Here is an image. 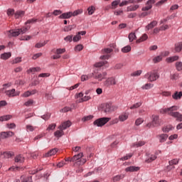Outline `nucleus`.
Returning <instances> with one entry per match:
<instances>
[{
	"label": "nucleus",
	"instance_id": "obj_1",
	"mask_svg": "<svg viewBox=\"0 0 182 182\" xmlns=\"http://www.w3.org/2000/svg\"><path fill=\"white\" fill-rule=\"evenodd\" d=\"M178 109H180L178 106L174 105L168 108L163 109L161 113H166V114H168V116L176 119L178 122H182V114L177 112Z\"/></svg>",
	"mask_w": 182,
	"mask_h": 182
},
{
	"label": "nucleus",
	"instance_id": "obj_2",
	"mask_svg": "<svg viewBox=\"0 0 182 182\" xmlns=\"http://www.w3.org/2000/svg\"><path fill=\"white\" fill-rule=\"evenodd\" d=\"M80 14H83V10L82 9H77L75 11H68L66 13H63L61 15H60L59 18L60 19H70L72 16H77V15H80Z\"/></svg>",
	"mask_w": 182,
	"mask_h": 182
},
{
	"label": "nucleus",
	"instance_id": "obj_3",
	"mask_svg": "<svg viewBox=\"0 0 182 182\" xmlns=\"http://www.w3.org/2000/svg\"><path fill=\"white\" fill-rule=\"evenodd\" d=\"M144 77L147 79L149 82H155V80H157V79L160 77V75L156 71H151L145 74Z\"/></svg>",
	"mask_w": 182,
	"mask_h": 182
},
{
	"label": "nucleus",
	"instance_id": "obj_4",
	"mask_svg": "<svg viewBox=\"0 0 182 182\" xmlns=\"http://www.w3.org/2000/svg\"><path fill=\"white\" fill-rule=\"evenodd\" d=\"M102 109L105 113L110 114L117 110V107L112 105V103H105L102 105Z\"/></svg>",
	"mask_w": 182,
	"mask_h": 182
},
{
	"label": "nucleus",
	"instance_id": "obj_5",
	"mask_svg": "<svg viewBox=\"0 0 182 182\" xmlns=\"http://www.w3.org/2000/svg\"><path fill=\"white\" fill-rule=\"evenodd\" d=\"M110 117L99 118L94 122V126H97V127H102V126H105L106 123L110 122Z\"/></svg>",
	"mask_w": 182,
	"mask_h": 182
},
{
	"label": "nucleus",
	"instance_id": "obj_6",
	"mask_svg": "<svg viewBox=\"0 0 182 182\" xmlns=\"http://www.w3.org/2000/svg\"><path fill=\"white\" fill-rule=\"evenodd\" d=\"M94 75L92 77H94L95 79H97V80H99V82H102V80H103V79H106V77L107 76V72H103L102 73H99L97 72H96V70L94 71Z\"/></svg>",
	"mask_w": 182,
	"mask_h": 182
},
{
	"label": "nucleus",
	"instance_id": "obj_7",
	"mask_svg": "<svg viewBox=\"0 0 182 182\" xmlns=\"http://www.w3.org/2000/svg\"><path fill=\"white\" fill-rule=\"evenodd\" d=\"M116 85V79L113 77H108L105 81H104V86L109 87Z\"/></svg>",
	"mask_w": 182,
	"mask_h": 182
},
{
	"label": "nucleus",
	"instance_id": "obj_8",
	"mask_svg": "<svg viewBox=\"0 0 182 182\" xmlns=\"http://www.w3.org/2000/svg\"><path fill=\"white\" fill-rule=\"evenodd\" d=\"M112 52H113V49L105 48L104 50H102L103 55L100 57V59H102L104 60L106 59H109V58H110V55H109V53H112Z\"/></svg>",
	"mask_w": 182,
	"mask_h": 182
},
{
	"label": "nucleus",
	"instance_id": "obj_9",
	"mask_svg": "<svg viewBox=\"0 0 182 182\" xmlns=\"http://www.w3.org/2000/svg\"><path fill=\"white\" fill-rule=\"evenodd\" d=\"M14 134L15 133L11 131L0 132V140L4 139H8V137H12V136H14Z\"/></svg>",
	"mask_w": 182,
	"mask_h": 182
},
{
	"label": "nucleus",
	"instance_id": "obj_10",
	"mask_svg": "<svg viewBox=\"0 0 182 182\" xmlns=\"http://www.w3.org/2000/svg\"><path fill=\"white\" fill-rule=\"evenodd\" d=\"M70 126H72V122H70V121H65L58 127V129L59 130H66V129L70 127Z\"/></svg>",
	"mask_w": 182,
	"mask_h": 182
},
{
	"label": "nucleus",
	"instance_id": "obj_11",
	"mask_svg": "<svg viewBox=\"0 0 182 182\" xmlns=\"http://www.w3.org/2000/svg\"><path fill=\"white\" fill-rule=\"evenodd\" d=\"M153 4H156L155 0H149L146 4V6L142 8V11H149V9H151L153 8Z\"/></svg>",
	"mask_w": 182,
	"mask_h": 182
},
{
	"label": "nucleus",
	"instance_id": "obj_12",
	"mask_svg": "<svg viewBox=\"0 0 182 182\" xmlns=\"http://www.w3.org/2000/svg\"><path fill=\"white\" fill-rule=\"evenodd\" d=\"M82 35V36L86 35V31H79L76 36H75L73 38V42H79L80 39H82V37L80 36Z\"/></svg>",
	"mask_w": 182,
	"mask_h": 182
},
{
	"label": "nucleus",
	"instance_id": "obj_13",
	"mask_svg": "<svg viewBox=\"0 0 182 182\" xmlns=\"http://www.w3.org/2000/svg\"><path fill=\"white\" fill-rule=\"evenodd\" d=\"M154 127H157V126H160V119H159V116L152 115V122H151Z\"/></svg>",
	"mask_w": 182,
	"mask_h": 182
},
{
	"label": "nucleus",
	"instance_id": "obj_14",
	"mask_svg": "<svg viewBox=\"0 0 182 182\" xmlns=\"http://www.w3.org/2000/svg\"><path fill=\"white\" fill-rule=\"evenodd\" d=\"M180 59V56L178 55H173L171 57H168L166 59V62L167 63H173V62H177Z\"/></svg>",
	"mask_w": 182,
	"mask_h": 182
},
{
	"label": "nucleus",
	"instance_id": "obj_15",
	"mask_svg": "<svg viewBox=\"0 0 182 182\" xmlns=\"http://www.w3.org/2000/svg\"><path fill=\"white\" fill-rule=\"evenodd\" d=\"M15 182H32V177L22 176L21 180L16 179Z\"/></svg>",
	"mask_w": 182,
	"mask_h": 182
},
{
	"label": "nucleus",
	"instance_id": "obj_16",
	"mask_svg": "<svg viewBox=\"0 0 182 182\" xmlns=\"http://www.w3.org/2000/svg\"><path fill=\"white\" fill-rule=\"evenodd\" d=\"M58 153V149L54 148L50 151H48L47 153L43 155V157H50L52 156H55Z\"/></svg>",
	"mask_w": 182,
	"mask_h": 182
},
{
	"label": "nucleus",
	"instance_id": "obj_17",
	"mask_svg": "<svg viewBox=\"0 0 182 182\" xmlns=\"http://www.w3.org/2000/svg\"><path fill=\"white\" fill-rule=\"evenodd\" d=\"M83 157V153L77 154V155H75L73 157L71 158V161L73 163H77L79 160H80Z\"/></svg>",
	"mask_w": 182,
	"mask_h": 182
},
{
	"label": "nucleus",
	"instance_id": "obj_18",
	"mask_svg": "<svg viewBox=\"0 0 182 182\" xmlns=\"http://www.w3.org/2000/svg\"><path fill=\"white\" fill-rule=\"evenodd\" d=\"M9 33V36H19V35H21V30L19 28L10 30Z\"/></svg>",
	"mask_w": 182,
	"mask_h": 182
},
{
	"label": "nucleus",
	"instance_id": "obj_19",
	"mask_svg": "<svg viewBox=\"0 0 182 182\" xmlns=\"http://www.w3.org/2000/svg\"><path fill=\"white\" fill-rule=\"evenodd\" d=\"M6 96H9V97H15V96H18L19 94H16L15 92V89H12L10 90H7L5 92Z\"/></svg>",
	"mask_w": 182,
	"mask_h": 182
},
{
	"label": "nucleus",
	"instance_id": "obj_20",
	"mask_svg": "<svg viewBox=\"0 0 182 182\" xmlns=\"http://www.w3.org/2000/svg\"><path fill=\"white\" fill-rule=\"evenodd\" d=\"M139 170H140V168L137 167V166H129L125 168V171H127V173H128L129 171V173H133L134 171H139Z\"/></svg>",
	"mask_w": 182,
	"mask_h": 182
},
{
	"label": "nucleus",
	"instance_id": "obj_21",
	"mask_svg": "<svg viewBox=\"0 0 182 182\" xmlns=\"http://www.w3.org/2000/svg\"><path fill=\"white\" fill-rule=\"evenodd\" d=\"M174 50L176 53H180L182 50V42H178L175 44Z\"/></svg>",
	"mask_w": 182,
	"mask_h": 182
},
{
	"label": "nucleus",
	"instance_id": "obj_22",
	"mask_svg": "<svg viewBox=\"0 0 182 182\" xmlns=\"http://www.w3.org/2000/svg\"><path fill=\"white\" fill-rule=\"evenodd\" d=\"M168 138V135H167L166 134H161L158 136V139H159L160 143H164V141H166Z\"/></svg>",
	"mask_w": 182,
	"mask_h": 182
},
{
	"label": "nucleus",
	"instance_id": "obj_23",
	"mask_svg": "<svg viewBox=\"0 0 182 182\" xmlns=\"http://www.w3.org/2000/svg\"><path fill=\"white\" fill-rule=\"evenodd\" d=\"M93 76H95V73H90V74H88L87 75H82L81 76V81L82 82H85V80H89V79L93 77Z\"/></svg>",
	"mask_w": 182,
	"mask_h": 182
},
{
	"label": "nucleus",
	"instance_id": "obj_24",
	"mask_svg": "<svg viewBox=\"0 0 182 182\" xmlns=\"http://www.w3.org/2000/svg\"><path fill=\"white\" fill-rule=\"evenodd\" d=\"M23 161H25V157H23V155H17L16 157H15V162L16 163H20V164H22L23 163Z\"/></svg>",
	"mask_w": 182,
	"mask_h": 182
},
{
	"label": "nucleus",
	"instance_id": "obj_25",
	"mask_svg": "<svg viewBox=\"0 0 182 182\" xmlns=\"http://www.w3.org/2000/svg\"><path fill=\"white\" fill-rule=\"evenodd\" d=\"M129 119V114L124 113L119 116V122H126Z\"/></svg>",
	"mask_w": 182,
	"mask_h": 182
},
{
	"label": "nucleus",
	"instance_id": "obj_26",
	"mask_svg": "<svg viewBox=\"0 0 182 182\" xmlns=\"http://www.w3.org/2000/svg\"><path fill=\"white\" fill-rule=\"evenodd\" d=\"M139 4H136L134 6H130L127 8V12H133L134 11H137L139 9Z\"/></svg>",
	"mask_w": 182,
	"mask_h": 182
},
{
	"label": "nucleus",
	"instance_id": "obj_27",
	"mask_svg": "<svg viewBox=\"0 0 182 182\" xmlns=\"http://www.w3.org/2000/svg\"><path fill=\"white\" fill-rule=\"evenodd\" d=\"M12 56V54L11 53H4L1 55V59L3 60H6L9 59Z\"/></svg>",
	"mask_w": 182,
	"mask_h": 182
},
{
	"label": "nucleus",
	"instance_id": "obj_28",
	"mask_svg": "<svg viewBox=\"0 0 182 182\" xmlns=\"http://www.w3.org/2000/svg\"><path fill=\"white\" fill-rule=\"evenodd\" d=\"M156 25L157 21H154L146 26V29H147V31H150V29H153V28H154V26H156Z\"/></svg>",
	"mask_w": 182,
	"mask_h": 182
},
{
	"label": "nucleus",
	"instance_id": "obj_29",
	"mask_svg": "<svg viewBox=\"0 0 182 182\" xmlns=\"http://www.w3.org/2000/svg\"><path fill=\"white\" fill-rule=\"evenodd\" d=\"M171 80H178L180 79V74L178 73H175L170 75Z\"/></svg>",
	"mask_w": 182,
	"mask_h": 182
},
{
	"label": "nucleus",
	"instance_id": "obj_30",
	"mask_svg": "<svg viewBox=\"0 0 182 182\" xmlns=\"http://www.w3.org/2000/svg\"><path fill=\"white\" fill-rule=\"evenodd\" d=\"M173 99L175 100H178V99H181L182 97V92H176L173 95H172Z\"/></svg>",
	"mask_w": 182,
	"mask_h": 182
},
{
	"label": "nucleus",
	"instance_id": "obj_31",
	"mask_svg": "<svg viewBox=\"0 0 182 182\" xmlns=\"http://www.w3.org/2000/svg\"><path fill=\"white\" fill-rule=\"evenodd\" d=\"M148 38H149V36H147V34H143L140 38L136 40V43L144 42V41H147Z\"/></svg>",
	"mask_w": 182,
	"mask_h": 182
},
{
	"label": "nucleus",
	"instance_id": "obj_32",
	"mask_svg": "<svg viewBox=\"0 0 182 182\" xmlns=\"http://www.w3.org/2000/svg\"><path fill=\"white\" fill-rule=\"evenodd\" d=\"M34 72H41V68H31L27 70V73H34Z\"/></svg>",
	"mask_w": 182,
	"mask_h": 182
},
{
	"label": "nucleus",
	"instance_id": "obj_33",
	"mask_svg": "<svg viewBox=\"0 0 182 182\" xmlns=\"http://www.w3.org/2000/svg\"><path fill=\"white\" fill-rule=\"evenodd\" d=\"M12 116L11 115H4L0 117V122H8V120H11Z\"/></svg>",
	"mask_w": 182,
	"mask_h": 182
},
{
	"label": "nucleus",
	"instance_id": "obj_34",
	"mask_svg": "<svg viewBox=\"0 0 182 182\" xmlns=\"http://www.w3.org/2000/svg\"><path fill=\"white\" fill-rule=\"evenodd\" d=\"M29 29H31V26H26L25 27L19 28L20 33L21 34L26 33V32H28V31H29Z\"/></svg>",
	"mask_w": 182,
	"mask_h": 182
},
{
	"label": "nucleus",
	"instance_id": "obj_35",
	"mask_svg": "<svg viewBox=\"0 0 182 182\" xmlns=\"http://www.w3.org/2000/svg\"><path fill=\"white\" fill-rule=\"evenodd\" d=\"M154 86V85H153L151 83H146L141 87V89L143 90H149V89H151V87H153Z\"/></svg>",
	"mask_w": 182,
	"mask_h": 182
},
{
	"label": "nucleus",
	"instance_id": "obj_36",
	"mask_svg": "<svg viewBox=\"0 0 182 182\" xmlns=\"http://www.w3.org/2000/svg\"><path fill=\"white\" fill-rule=\"evenodd\" d=\"M146 144L144 141H139V142L134 143L132 145V147H141Z\"/></svg>",
	"mask_w": 182,
	"mask_h": 182
},
{
	"label": "nucleus",
	"instance_id": "obj_37",
	"mask_svg": "<svg viewBox=\"0 0 182 182\" xmlns=\"http://www.w3.org/2000/svg\"><path fill=\"white\" fill-rule=\"evenodd\" d=\"M25 15V11H16L15 14V18L16 19H19V18H22Z\"/></svg>",
	"mask_w": 182,
	"mask_h": 182
},
{
	"label": "nucleus",
	"instance_id": "obj_38",
	"mask_svg": "<svg viewBox=\"0 0 182 182\" xmlns=\"http://www.w3.org/2000/svg\"><path fill=\"white\" fill-rule=\"evenodd\" d=\"M64 134L65 133L63 132V129L57 130L54 133V135L55 136V137H62Z\"/></svg>",
	"mask_w": 182,
	"mask_h": 182
},
{
	"label": "nucleus",
	"instance_id": "obj_39",
	"mask_svg": "<svg viewBox=\"0 0 182 182\" xmlns=\"http://www.w3.org/2000/svg\"><path fill=\"white\" fill-rule=\"evenodd\" d=\"M175 66H176V70H178V72H181V70H182V62L181 61H177L175 64Z\"/></svg>",
	"mask_w": 182,
	"mask_h": 182
},
{
	"label": "nucleus",
	"instance_id": "obj_40",
	"mask_svg": "<svg viewBox=\"0 0 182 182\" xmlns=\"http://www.w3.org/2000/svg\"><path fill=\"white\" fill-rule=\"evenodd\" d=\"M105 65H107V61L96 63L94 65V66H95V68H102V66H105Z\"/></svg>",
	"mask_w": 182,
	"mask_h": 182
},
{
	"label": "nucleus",
	"instance_id": "obj_41",
	"mask_svg": "<svg viewBox=\"0 0 182 182\" xmlns=\"http://www.w3.org/2000/svg\"><path fill=\"white\" fill-rule=\"evenodd\" d=\"M163 60V55H158L156 57H155L154 58H153V62L154 63H157L159 62H161V60Z\"/></svg>",
	"mask_w": 182,
	"mask_h": 182
},
{
	"label": "nucleus",
	"instance_id": "obj_42",
	"mask_svg": "<svg viewBox=\"0 0 182 182\" xmlns=\"http://www.w3.org/2000/svg\"><path fill=\"white\" fill-rule=\"evenodd\" d=\"M130 50H132V47H130V46H127L122 49V52H123V53H127L130 52Z\"/></svg>",
	"mask_w": 182,
	"mask_h": 182
},
{
	"label": "nucleus",
	"instance_id": "obj_43",
	"mask_svg": "<svg viewBox=\"0 0 182 182\" xmlns=\"http://www.w3.org/2000/svg\"><path fill=\"white\" fill-rule=\"evenodd\" d=\"M163 132H164V133H168V132H170V130H173V127L171 125H168L166 127H164L162 129Z\"/></svg>",
	"mask_w": 182,
	"mask_h": 182
},
{
	"label": "nucleus",
	"instance_id": "obj_44",
	"mask_svg": "<svg viewBox=\"0 0 182 182\" xmlns=\"http://www.w3.org/2000/svg\"><path fill=\"white\" fill-rule=\"evenodd\" d=\"M143 103L141 102H136V104L133 105L130 107L131 110H133V109H138V107H140Z\"/></svg>",
	"mask_w": 182,
	"mask_h": 182
},
{
	"label": "nucleus",
	"instance_id": "obj_45",
	"mask_svg": "<svg viewBox=\"0 0 182 182\" xmlns=\"http://www.w3.org/2000/svg\"><path fill=\"white\" fill-rule=\"evenodd\" d=\"M137 37L134 33H131L129 34V39L130 42H133Z\"/></svg>",
	"mask_w": 182,
	"mask_h": 182
},
{
	"label": "nucleus",
	"instance_id": "obj_46",
	"mask_svg": "<svg viewBox=\"0 0 182 182\" xmlns=\"http://www.w3.org/2000/svg\"><path fill=\"white\" fill-rule=\"evenodd\" d=\"M90 96H85L82 98L80 99L78 103H82L83 102H87V100H90Z\"/></svg>",
	"mask_w": 182,
	"mask_h": 182
},
{
	"label": "nucleus",
	"instance_id": "obj_47",
	"mask_svg": "<svg viewBox=\"0 0 182 182\" xmlns=\"http://www.w3.org/2000/svg\"><path fill=\"white\" fill-rule=\"evenodd\" d=\"M178 161H179L178 159H172V160L169 161L168 163L171 166H176V165L178 164Z\"/></svg>",
	"mask_w": 182,
	"mask_h": 182
},
{
	"label": "nucleus",
	"instance_id": "obj_48",
	"mask_svg": "<svg viewBox=\"0 0 182 182\" xmlns=\"http://www.w3.org/2000/svg\"><path fill=\"white\" fill-rule=\"evenodd\" d=\"M141 73H143V71L141 70H136V71L132 73L131 74V76H134V77L140 76V75H141Z\"/></svg>",
	"mask_w": 182,
	"mask_h": 182
},
{
	"label": "nucleus",
	"instance_id": "obj_49",
	"mask_svg": "<svg viewBox=\"0 0 182 182\" xmlns=\"http://www.w3.org/2000/svg\"><path fill=\"white\" fill-rule=\"evenodd\" d=\"M89 15H93L95 14V11H96V9L95 6H92L87 9Z\"/></svg>",
	"mask_w": 182,
	"mask_h": 182
},
{
	"label": "nucleus",
	"instance_id": "obj_50",
	"mask_svg": "<svg viewBox=\"0 0 182 182\" xmlns=\"http://www.w3.org/2000/svg\"><path fill=\"white\" fill-rule=\"evenodd\" d=\"M157 159L156 155H151V157L146 160V163H151V161H154Z\"/></svg>",
	"mask_w": 182,
	"mask_h": 182
},
{
	"label": "nucleus",
	"instance_id": "obj_51",
	"mask_svg": "<svg viewBox=\"0 0 182 182\" xmlns=\"http://www.w3.org/2000/svg\"><path fill=\"white\" fill-rule=\"evenodd\" d=\"M21 62H22V58L21 57H17L14 60H13L12 61V64L15 65L16 63H21Z\"/></svg>",
	"mask_w": 182,
	"mask_h": 182
},
{
	"label": "nucleus",
	"instance_id": "obj_52",
	"mask_svg": "<svg viewBox=\"0 0 182 182\" xmlns=\"http://www.w3.org/2000/svg\"><path fill=\"white\" fill-rule=\"evenodd\" d=\"M92 119H93V115H88V116L84 117L82 119V122H89V120H92Z\"/></svg>",
	"mask_w": 182,
	"mask_h": 182
},
{
	"label": "nucleus",
	"instance_id": "obj_53",
	"mask_svg": "<svg viewBox=\"0 0 182 182\" xmlns=\"http://www.w3.org/2000/svg\"><path fill=\"white\" fill-rule=\"evenodd\" d=\"M122 178H124V175H117L114 177V181H119Z\"/></svg>",
	"mask_w": 182,
	"mask_h": 182
},
{
	"label": "nucleus",
	"instance_id": "obj_54",
	"mask_svg": "<svg viewBox=\"0 0 182 182\" xmlns=\"http://www.w3.org/2000/svg\"><path fill=\"white\" fill-rule=\"evenodd\" d=\"M83 50V46L82 44H78L75 47V52H80V50Z\"/></svg>",
	"mask_w": 182,
	"mask_h": 182
},
{
	"label": "nucleus",
	"instance_id": "obj_55",
	"mask_svg": "<svg viewBox=\"0 0 182 182\" xmlns=\"http://www.w3.org/2000/svg\"><path fill=\"white\" fill-rule=\"evenodd\" d=\"M65 52H66L65 48H58L55 53H57V55H62V53H65Z\"/></svg>",
	"mask_w": 182,
	"mask_h": 182
},
{
	"label": "nucleus",
	"instance_id": "obj_56",
	"mask_svg": "<svg viewBox=\"0 0 182 182\" xmlns=\"http://www.w3.org/2000/svg\"><path fill=\"white\" fill-rule=\"evenodd\" d=\"M143 122H144V119H143V118H138L135 121V124H136V126H140V124H141V123H143Z\"/></svg>",
	"mask_w": 182,
	"mask_h": 182
},
{
	"label": "nucleus",
	"instance_id": "obj_57",
	"mask_svg": "<svg viewBox=\"0 0 182 182\" xmlns=\"http://www.w3.org/2000/svg\"><path fill=\"white\" fill-rule=\"evenodd\" d=\"M174 168H176V167L169 164V165L166 167L165 170L166 171H171V170H174Z\"/></svg>",
	"mask_w": 182,
	"mask_h": 182
},
{
	"label": "nucleus",
	"instance_id": "obj_58",
	"mask_svg": "<svg viewBox=\"0 0 182 182\" xmlns=\"http://www.w3.org/2000/svg\"><path fill=\"white\" fill-rule=\"evenodd\" d=\"M3 155L6 159H9L10 157H12V153L10 151H5L3 153Z\"/></svg>",
	"mask_w": 182,
	"mask_h": 182
},
{
	"label": "nucleus",
	"instance_id": "obj_59",
	"mask_svg": "<svg viewBox=\"0 0 182 182\" xmlns=\"http://www.w3.org/2000/svg\"><path fill=\"white\" fill-rule=\"evenodd\" d=\"M64 41H65V42H72V41H73V36H72V35L67 36L64 38Z\"/></svg>",
	"mask_w": 182,
	"mask_h": 182
},
{
	"label": "nucleus",
	"instance_id": "obj_60",
	"mask_svg": "<svg viewBox=\"0 0 182 182\" xmlns=\"http://www.w3.org/2000/svg\"><path fill=\"white\" fill-rule=\"evenodd\" d=\"M41 119H43V120H49V119H50V114L47 113V114L41 116Z\"/></svg>",
	"mask_w": 182,
	"mask_h": 182
},
{
	"label": "nucleus",
	"instance_id": "obj_61",
	"mask_svg": "<svg viewBox=\"0 0 182 182\" xmlns=\"http://www.w3.org/2000/svg\"><path fill=\"white\" fill-rule=\"evenodd\" d=\"M33 105V100H29L27 102H25L24 105L27 107H29V106H32Z\"/></svg>",
	"mask_w": 182,
	"mask_h": 182
},
{
	"label": "nucleus",
	"instance_id": "obj_62",
	"mask_svg": "<svg viewBox=\"0 0 182 182\" xmlns=\"http://www.w3.org/2000/svg\"><path fill=\"white\" fill-rule=\"evenodd\" d=\"M56 127V124H51L48 126V127L47 128V130L49 132L50 130H55Z\"/></svg>",
	"mask_w": 182,
	"mask_h": 182
},
{
	"label": "nucleus",
	"instance_id": "obj_63",
	"mask_svg": "<svg viewBox=\"0 0 182 182\" xmlns=\"http://www.w3.org/2000/svg\"><path fill=\"white\" fill-rule=\"evenodd\" d=\"M132 156L133 155L132 154H127V156L121 158V160H122V161H124L126 160H129V159H132Z\"/></svg>",
	"mask_w": 182,
	"mask_h": 182
},
{
	"label": "nucleus",
	"instance_id": "obj_64",
	"mask_svg": "<svg viewBox=\"0 0 182 182\" xmlns=\"http://www.w3.org/2000/svg\"><path fill=\"white\" fill-rule=\"evenodd\" d=\"M6 127L8 129H15V127H16V124H15L14 123L7 124Z\"/></svg>",
	"mask_w": 182,
	"mask_h": 182
}]
</instances>
